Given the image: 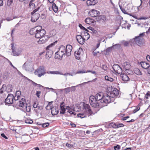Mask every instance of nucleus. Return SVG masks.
<instances>
[{
    "instance_id": "0eeeda50",
    "label": "nucleus",
    "mask_w": 150,
    "mask_h": 150,
    "mask_svg": "<svg viewBox=\"0 0 150 150\" xmlns=\"http://www.w3.org/2000/svg\"><path fill=\"white\" fill-rule=\"evenodd\" d=\"M144 33H142L136 37L135 38L133 39L132 40L135 42L137 45L140 46L142 44L143 42V36H144Z\"/></svg>"
},
{
    "instance_id": "8fccbe9b",
    "label": "nucleus",
    "mask_w": 150,
    "mask_h": 150,
    "mask_svg": "<svg viewBox=\"0 0 150 150\" xmlns=\"http://www.w3.org/2000/svg\"><path fill=\"white\" fill-rule=\"evenodd\" d=\"M40 7H38L37 8L35 9L34 10H33V12H31V14H35V13L37 11H38L39 10V9H40Z\"/></svg>"
},
{
    "instance_id": "6e6d98bb",
    "label": "nucleus",
    "mask_w": 150,
    "mask_h": 150,
    "mask_svg": "<svg viewBox=\"0 0 150 150\" xmlns=\"http://www.w3.org/2000/svg\"><path fill=\"white\" fill-rule=\"evenodd\" d=\"M9 74L7 72H5L4 74V76L6 78H7L8 77Z\"/></svg>"
},
{
    "instance_id": "a18cd8bd",
    "label": "nucleus",
    "mask_w": 150,
    "mask_h": 150,
    "mask_svg": "<svg viewBox=\"0 0 150 150\" xmlns=\"http://www.w3.org/2000/svg\"><path fill=\"white\" fill-rule=\"evenodd\" d=\"M25 123L27 124H31L33 122V121L31 120L27 119L25 120Z\"/></svg>"
},
{
    "instance_id": "39448f33",
    "label": "nucleus",
    "mask_w": 150,
    "mask_h": 150,
    "mask_svg": "<svg viewBox=\"0 0 150 150\" xmlns=\"http://www.w3.org/2000/svg\"><path fill=\"white\" fill-rule=\"evenodd\" d=\"M42 26H39L35 35V37L36 38H39L44 36L46 34V31L45 30L42 29Z\"/></svg>"
},
{
    "instance_id": "864d4df0",
    "label": "nucleus",
    "mask_w": 150,
    "mask_h": 150,
    "mask_svg": "<svg viewBox=\"0 0 150 150\" xmlns=\"http://www.w3.org/2000/svg\"><path fill=\"white\" fill-rule=\"evenodd\" d=\"M140 109V108L139 107H137L133 111V113H134L138 111Z\"/></svg>"
},
{
    "instance_id": "0e129e2a",
    "label": "nucleus",
    "mask_w": 150,
    "mask_h": 150,
    "mask_svg": "<svg viewBox=\"0 0 150 150\" xmlns=\"http://www.w3.org/2000/svg\"><path fill=\"white\" fill-rule=\"evenodd\" d=\"M55 74H62V73L59 71H55Z\"/></svg>"
},
{
    "instance_id": "7c9ffc66",
    "label": "nucleus",
    "mask_w": 150,
    "mask_h": 150,
    "mask_svg": "<svg viewBox=\"0 0 150 150\" xmlns=\"http://www.w3.org/2000/svg\"><path fill=\"white\" fill-rule=\"evenodd\" d=\"M52 9L56 13L58 10V7L55 3H53L52 4Z\"/></svg>"
},
{
    "instance_id": "1a4fd4ad",
    "label": "nucleus",
    "mask_w": 150,
    "mask_h": 150,
    "mask_svg": "<svg viewBox=\"0 0 150 150\" xmlns=\"http://www.w3.org/2000/svg\"><path fill=\"white\" fill-rule=\"evenodd\" d=\"M89 102L92 107L96 108L99 106L98 102L96 99L95 96H91L89 98Z\"/></svg>"
},
{
    "instance_id": "79ce46f5",
    "label": "nucleus",
    "mask_w": 150,
    "mask_h": 150,
    "mask_svg": "<svg viewBox=\"0 0 150 150\" xmlns=\"http://www.w3.org/2000/svg\"><path fill=\"white\" fill-rule=\"evenodd\" d=\"M121 43H123L125 46H128L129 44V43L127 41H122L121 42Z\"/></svg>"
},
{
    "instance_id": "e2e57ef3",
    "label": "nucleus",
    "mask_w": 150,
    "mask_h": 150,
    "mask_svg": "<svg viewBox=\"0 0 150 150\" xmlns=\"http://www.w3.org/2000/svg\"><path fill=\"white\" fill-rule=\"evenodd\" d=\"M41 92L39 91H37L36 93V95L37 96L38 98H39L40 95V94Z\"/></svg>"
},
{
    "instance_id": "4468645a",
    "label": "nucleus",
    "mask_w": 150,
    "mask_h": 150,
    "mask_svg": "<svg viewBox=\"0 0 150 150\" xmlns=\"http://www.w3.org/2000/svg\"><path fill=\"white\" fill-rule=\"evenodd\" d=\"M76 38L78 42L81 45L83 44L85 42V39L80 35L76 36Z\"/></svg>"
},
{
    "instance_id": "3c124183",
    "label": "nucleus",
    "mask_w": 150,
    "mask_h": 150,
    "mask_svg": "<svg viewBox=\"0 0 150 150\" xmlns=\"http://www.w3.org/2000/svg\"><path fill=\"white\" fill-rule=\"evenodd\" d=\"M117 128L120 127H123L124 126V125H123L122 123H117Z\"/></svg>"
},
{
    "instance_id": "c03bdc74",
    "label": "nucleus",
    "mask_w": 150,
    "mask_h": 150,
    "mask_svg": "<svg viewBox=\"0 0 150 150\" xmlns=\"http://www.w3.org/2000/svg\"><path fill=\"white\" fill-rule=\"evenodd\" d=\"M42 126L43 127H47L49 125V124L48 122H46L45 123L43 124H42Z\"/></svg>"
},
{
    "instance_id": "bf43d9fd",
    "label": "nucleus",
    "mask_w": 150,
    "mask_h": 150,
    "mask_svg": "<svg viewBox=\"0 0 150 150\" xmlns=\"http://www.w3.org/2000/svg\"><path fill=\"white\" fill-rule=\"evenodd\" d=\"M21 92L19 91H16V95H18V96H20L21 95Z\"/></svg>"
},
{
    "instance_id": "393cba45",
    "label": "nucleus",
    "mask_w": 150,
    "mask_h": 150,
    "mask_svg": "<svg viewBox=\"0 0 150 150\" xmlns=\"http://www.w3.org/2000/svg\"><path fill=\"white\" fill-rule=\"evenodd\" d=\"M121 47V45L120 44H116L113 45L111 47L108 48V50H111L112 49H119Z\"/></svg>"
},
{
    "instance_id": "dca6fc26",
    "label": "nucleus",
    "mask_w": 150,
    "mask_h": 150,
    "mask_svg": "<svg viewBox=\"0 0 150 150\" xmlns=\"http://www.w3.org/2000/svg\"><path fill=\"white\" fill-rule=\"evenodd\" d=\"M72 49V46L71 45H67L66 47V51L67 56H69L71 55Z\"/></svg>"
},
{
    "instance_id": "c756f323",
    "label": "nucleus",
    "mask_w": 150,
    "mask_h": 150,
    "mask_svg": "<svg viewBox=\"0 0 150 150\" xmlns=\"http://www.w3.org/2000/svg\"><path fill=\"white\" fill-rule=\"evenodd\" d=\"M85 22L87 24H90L93 23V20L90 18H87L85 19Z\"/></svg>"
},
{
    "instance_id": "b1692460",
    "label": "nucleus",
    "mask_w": 150,
    "mask_h": 150,
    "mask_svg": "<svg viewBox=\"0 0 150 150\" xmlns=\"http://www.w3.org/2000/svg\"><path fill=\"white\" fill-rule=\"evenodd\" d=\"M64 102H62L60 104V107L61 110L60 111V113L61 114H64L65 112V109L64 108Z\"/></svg>"
},
{
    "instance_id": "aec40b11",
    "label": "nucleus",
    "mask_w": 150,
    "mask_h": 150,
    "mask_svg": "<svg viewBox=\"0 0 150 150\" xmlns=\"http://www.w3.org/2000/svg\"><path fill=\"white\" fill-rule=\"evenodd\" d=\"M39 26H37L30 29L29 31L30 34L31 35L34 34L35 35Z\"/></svg>"
},
{
    "instance_id": "680f3d73",
    "label": "nucleus",
    "mask_w": 150,
    "mask_h": 150,
    "mask_svg": "<svg viewBox=\"0 0 150 150\" xmlns=\"http://www.w3.org/2000/svg\"><path fill=\"white\" fill-rule=\"evenodd\" d=\"M38 105V104L36 103H34L33 104V107L34 108H37Z\"/></svg>"
},
{
    "instance_id": "f704fd0d",
    "label": "nucleus",
    "mask_w": 150,
    "mask_h": 150,
    "mask_svg": "<svg viewBox=\"0 0 150 150\" xmlns=\"http://www.w3.org/2000/svg\"><path fill=\"white\" fill-rule=\"evenodd\" d=\"M134 71V73L137 75H140L142 74V73L140 70L137 68L135 69Z\"/></svg>"
},
{
    "instance_id": "c9c22d12",
    "label": "nucleus",
    "mask_w": 150,
    "mask_h": 150,
    "mask_svg": "<svg viewBox=\"0 0 150 150\" xmlns=\"http://www.w3.org/2000/svg\"><path fill=\"white\" fill-rule=\"evenodd\" d=\"M57 41H56L54 42L51 43L46 48V50L50 49V48L54 46L55 43H57Z\"/></svg>"
},
{
    "instance_id": "37998d69",
    "label": "nucleus",
    "mask_w": 150,
    "mask_h": 150,
    "mask_svg": "<svg viewBox=\"0 0 150 150\" xmlns=\"http://www.w3.org/2000/svg\"><path fill=\"white\" fill-rule=\"evenodd\" d=\"M88 31H86V32H84V35L85 36H86V38L88 40L89 39V38H90V35L88 33Z\"/></svg>"
},
{
    "instance_id": "f3484780",
    "label": "nucleus",
    "mask_w": 150,
    "mask_h": 150,
    "mask_svg": "<svg viewBox=\"0 0 150 150\" xmlns=\"http://www.w3.org/2000/svg\"><path fill=\"white\" fill-rule=\"evenodd\" d=\"M31 16V21L33 22L36 21L39 18L40 16V14L39 13H36L35 14H32Z\"/></svg>"
},
{
    "instance_id": "774afa93",
    "label": "nucleus",
    "mask_w": 150,
    "mask_h": 150,
    "mask_svg": "<svg viewBox=\"0 0 150 150\" xmlns=\"http://www.w3.org/2000/svg\"><path fill=\"white\" fill-rule=\"evenodd\" d=\"M146 58L150 62V56L148 55L146 56Z\"/></svg>"
},
{
    "instance_id": "69168bd1",
    "label": "nucleus",
    "mask_w": 150,
    "mask_h": 150,
    "mask_svg": "<svg viewBox=\"0 0 150 150\" xmlns=\"http://www.w3.org/2000/svg\"><path fill=\"white\" fill-rule=\"evenodd\" d=\"M1 135L2 137H3L4 138L6 139H8V138L5 136L4 133L1 134Z\"/></svg>"
},
{
    "instance_id": "603ef678",
    "label": "nucleus",
    "mask_w": 150,
    "mask_h": 150,
    "mask_svg": "<svg viewBox=\"0 0 150 150\" xmlns=\"http://www.w3.org/2000/svg\"><path fill=\"white\" fill-rule=\"evenodd\" d=\"M79 85H77L76 86H72L70 87V90L71 91H74L76 90V87H78Z\"/></svg>"
},
{
    "instance_id": "de8ad7c7",
    "label": "nucleus",
    "mask_w": 150,
    "mask_h": 150,
    "mask_svg": "<svg viewBox=\"0 0 150 150\" xmlns=\"http://www.w3.org/2000/svg\"><path fill=\"white\" fill-rule=\"evenodd\" d=\"M105 71H107L108 69L107 66L105 65H103L101 67Z\"/></svg>"
},
{
    "instance_id": "052dcab7",
    "label": "nucleus",
    "mask_w": 150,
    "mask_h": 150,
    "mask_svg": "<svg viewBox=\"0 0 150 150\" xmlns=\"http://www.w3.org/2000/svg\"><path fill=\"white\" fill-rule=\"evenodd\" d=\"M35 0H31L30 1V3L29 4L30 6H33V5H34L33 2Z\"/></svg>"
},
{
    "instance_id": "c85d7f7f",
    "label": "nucleus",
    "mask_w": 150,
    "mask_h": 150,
    "mask_svg": "<svg viewBox=\"0 0 150 150\" xmlns=\"http://www.w3.org/2000/svg\"><path fill=\"white\" fill-rule=\"evenodd\" d=\"M96 3L95 1V0H88L86 1V3L88 6L94 5Z\"/></svg>"
},
{
    "instance_id": "6ab92c4d",
    "label": "nucleus",
    "mask_w": 150,
    "mask_h": 150,
    "mask_svg": "<svg viewBox=\"0 0 150 150\" xmlns=\"http://www.w3.org/2000/svg\"><path fill=\"white\" fill-rule=\"evenodd\" d=\"M25 105L23 109L24 111H25L28 112H29L31 110V106L30 103H26L25 104Z\"/></svg>"
},
{
    "instance_id": "f03ea898",
    "label": "nucleus",
    "mask_w": 150,
    "mask_h": 150,
    "mask_svg": "<svg viewBox=\"0 0 150 150\" xmlns=\"http://www.w3.org/2000/svg\"><path fill=\"white\" fill-rule=\"evenodd\" d=\"M82 112L78 113L77 116L81 118L86 117H89L93 113L90 108V106L88 104H84L83 106V108Z\"/></svg>"
},
{
    "instance_id": "58836bf2",
    "label": "nucleus",
    "mask_w": 150,
    "mask_h": 150,
    "mask_svg": "<svg viewBox=\"0 0 150 150\" xmlns=\"http://www.w3.org/2000/svg\"><path fill=\"white\" fill-rule=\"evenodd\" d=\"M88 28L91 30L93 33L95 34L97 33V31L95 30L92 27H89Z\"/></svg>"
},
{
    "instance_id": "9d476101",
    "label": "nucleus",
    "mask_w": 150,
    "mask_h": 150,
    "mask_svg": "<svg viewBox=\"0 0 150 150\" xmlns=\"http://www.w3.org/2000/svg\"><path fill=\"white\" fill-rule=\"evenodd\" d=\"M13 96L12 94H9L6 99L5 100V103L6 104H12L13 102Z\"/></svg>"
},
{
    "instance_id": "bb28decb",
    "label": "nucleus",
    "mask_w": 150,
    "mask_h": 150,
    "mask_svg": "<svg viewBox=\"0 0 150 150\" xmlns=\"http://www.w3.org/2000/svg\"><path fill=\"white\" fill-rule=\"evenodd\" d=\"M47 50L46 56L47 57V56L49 58H50L53 54V51L50 49H47Z\"/></svg>"
},
{
    "instance_id": "20e7f679",
    "label": "nucleus",
    "mask_w": 150,
    "mask_h": 150,
    "mask_svg": "<svg viewBox=\"0 0 150 150\" xmlns=\"http://www.w3.org/2000/svg\"><path fill=\"white\" fill-rule=\"evenodd\" d=\"M119 91L116 88H114L111 90V91L109 92H108L107 95H108L109 96V99L111 100L110 102H113L114 100V98L119 95Z\"/></svg>"
},
{
    "instance_id": "72a5a7b5",
    "label": "nucleus",
    "mask_w": 150,
    "mask_h": 150,
    "mask_svg": "<svg viewBox=\"0 0 150 150\" xmlns=\"http://www.w3.org/2000/svg\"><path fill=\"white\" fill-rule=\"evenodd\" d=\"M105 80L109 82H112L113 81V78L108 76H106L105 77Z\"/></svg>"
},
{
    "instance_id": "ea45409f",
    "label": "nucleus",
    "mask_w": 150,
    "mask_h": 150,
    "mask_svg": "<svg viewBox=\"0 0 150 150\" xmlns=\"http://www.w3.org/2000/svg\"><path fill=\"white\" fill-rule=\"evenodd\" d=\"M119 7L120 10L124 13L125 14H127V12L126 11V10L122 7V6L119 5Z\"/></svg>"
},
{
    "instance_id": "412c9836",
    "label": "nucleus",
    "mask_w": 150,
    "mask_h": 150,
    "mask_svg": "<svg viewBox=\"0 0 150 150\" xmlns=\"http://www.w3.org/2000/svg\"><path fill=\"white\" fill-rule=\"evenodd\" d=\"M26 104L25 99L24 98H22L19 101L18 105L19 106L23 108L25 105V104Z\"/></svg>"
},
{
    "instance_id": "5701e85b",
    "label": "nucleus",
    "mask_w": 150,
    "mask_h": 150,
    "mask_svg": "<svg viewBox=\"0 0 150 150\" xmlns=\"http://www.w3.org/2000/svg\"><path fill=\"white\" fill-rule=\"evenodd\" d=\"M141 65L143 68L145 69L148 68L150 66V65L149 63L145 62H141Z\"/></svg>"
},
{
    "instance_id": "a211bd4d",
    "label": "nucleus",
    "mask_w": 150,
    "mask_h": 150,
    "mask_svg": "<svg viewBox=\"0 0 150 150\" xmlns=\"http://www.w3.org/2000/svg\"><path fill=\"white\" fill-rule=\"evenodd\" d=\"M11 48L12 50L13 55L14 56L19 55L21 52V50H20L18 52H16L14 49V44L12 43L11 44Z\"/></svg>"
},
{
    "instance_id": "338daca9",
    "label": "nucleus",
    "mask_w": 150,
    "mask_h": 150,
    "mask_svg": "<svg viewBox=\"0 0 150 150\" xmlns=\"http://www.w3.org/2000/svg\"><path fill=\"white\" fill-rule=\"evenodd\" d=\"M9 87L7 86L6 88V91L7 92H10L11 91V89L10 88H8Z\"/></svg>"
},
{
    "instance_id": "7ed1b4c3",
    "label": "nucleus",
    "mask_w": 150,
    "mask_h": 150,
    "mask_svg": "<svg viewBox=\"0 0 150 150\" xmlns=\"http://www.w3.org/2000/svg\"><path fill=\"white\" fill-rule=\"evenodd\" d=\"M66 54V47L63 45L61 46L59 50L55 54V58L56 59L61 60L63 55Z\"/></svg>"
},
{
    "instance_id": "4be33fe9",
    "label": "nucleus",
    "mask_w": 150,
    "mask_h": 150,
    "mask_svg": "<svg viewBox=\"0 0 150 150\" xmlns=\"http://www.w3.org/2000/svg\"><path fill=\"white\" fill-rule=\"evenodd\" d=\"M120 76L122 80L124 81H128L129 79L128 76L126 74H121Z\"/></svg>"
},
{
    "instance_id": "6e6552de",
    "label": "nucleus",
    "mask_w": 150,
    "mask_h": 150,
    "mask_svg": "<svg viewBox=\"0 0 150 150\" xmlns=\"http://www.w3.org/2000/svg\"><path fill=\"white\" fill-rule=\"evenodd\" d=\"M22 68L24 70L28 71H32L33 70L31 63L29 62H25L22 66Z\"/></svg>"
},
{
    "instance_id": "e433bc0d",
    "label": "nucleus",
    "mask_w": 150,
    "mask_h": 150,
    "mask_svg": "<svg viewBox=\"0 0 150 150\" xmlns=\"http://www.w3.org/2000/svg\"><path fill=\"white\" fill-rule=\"evenodd\" d=\"M63 90L64 91L65 93H68L70 91V87H68L63 89Z\"/></svg>"
},
{
    "instance_id": "423d86ee",
    "label": "nucleus",
    "mask_w": 150,
    "mask_h": 150,
    "mask_svg": "<svg viewBox=\"0 0 150 150\" xmlns=\"http://www.w3.org/2000/svg\"><path fill=\"white\" fill-rule=\"evenodd\" d=\"M43 66H40L35 71V74L38 77H40L46 74L45 71Z\"/></svg>"
},
{
    "instance_id": "13d9d810",
    "label": "nucleus",
    "mask_w": 150,
    "mask_h": 150,
    "mask_svg": "<svg viewBox=\"0 0 150 150\" xmlns=\"http://www.w3.org/2000/svg\"><path fill=\"white\" fill-rule=\"evenodd\" d=\"M101 42V40H99L98 41V43L96 45V48H98L100 45V43Z\"/></svg>"
},
{
    "instance_id": "ddd939ff",
    "label": "nucleus",
    "mask_w": 150,
    "mask_h": 150,
    "mask_svg": "<svg viewBox=\"0 0 150 150\" xmlns=\"http://www.w3.org/2000/svg\"><path fill=\"white\" fill-rule=\"evenodd\" d=\"M88 14L92 17H95L98 16L100 15V12L95 9H92L89 11Z\"/></svg>"
},
{
    "instance_id": "4c0bfd02",
    "label": "nucleus",
    "mask_w": 150,
    "mask_h": 150,
    "mask_svg": "<svg viewBox=\"0 0 150 150\" xmlns=\"http://www.w3.org/2000/svg\"><path fill=\"white\" fill-rule=\"evenodd\" d=\"M13 0H7V5L8 6H11V4L12 3Z\"/></svg>"
},
{
    "instance_id": "5fc2aeb1",
    "label": "nucleus",
    "mask_w": 150,
    "mask_h": 150,
    "mask_svg": "<svg viewBox=\"0 0 150 150\" xmlns=\"http://www.w3.org/2000/svg\"><path fill=\"white\" fill-rule=\"evenodd\" d=\"M86 73V71L84 70H79L76 73V74H80V73Z\"/></svg>"
},
{
    "instance_id": "a878e982",
    "label": "nucleus",
    "mask_w": 150,
    "mask_h": 150,
    "mask_svg": "<svg viewBox=\"0 0 150 150\" xmlns=\"http://www.w3.org/2000/svg\"><path fill=\"white\" fill-rule=\"evenodd\" d=\"M96 19H98L97 21H100L103 22L106 21V18L105 16H100L97 17Z\"/></svg>"
},
{
    "instance_id": "2eb2a0df",
    "label": "nucleus",
    "mask_w": 150,
    "mask_h": 150,
    "mask_svg": "<svg viewBox=\"0 0 150 150\" xmlns=\"http://www.w3.org/2000/svg\"><path fill=\"white\" fill-rule=\"evenodd\" d=\"M48 38L47 35H44V36L39 38L40 39L38 41V43L42 44L45 43L47 41Z\"/></svg>"
},
{
    "instance_id": "2f4dec72",
    "label": "nucleus",
    "mask_w": 150,
    "mask_h": 150,
    "mask_svg": "<svg viewBox=\"0 0 150 150\" xmlns=\"http://www.w3.org/2000/svg\"><path fill=\"white\" fill-rule=\"evenodd\" d=\"M80 52L79 51L78 52L75 51V56L76 59L79 60L80 59Z\"/></svg>"
},
{
    "instance_id": "09e8293b",
    "label": "nucleus",
    "mask_w": 150,
    "mask_h": 150,
    "mask_svg": "<svg viewBox=\"0 0 150 150\" xmlns=\"http://www.w3.org/2000/svg\"><path fill=\"white\" fill-rule=\"evenodd\" d=\"M114 148L115 150H119L120 148V146L119 145H117L116 146H114Z\"/></svg>"
},
{
    "instance_id": "473e14b6",
    "label": "nucleus",
    "mask_w": 150,
    "mask_h": 150,
    "mask_svg": "<svg viewBox=\"0 0 150 150\" xmlns=\"http://www.w3.org/2000/svg\"><path fill=\"white\" fill-rule=\"evenodd\" d=\"M109 126L110 127H112L114 128H117V123L114 122H111L110 123L109 125Z\"/></svg>"
},
{
    "instance_id": "f8f14e48",
    "label": "nucleus",
    "mask_w": 150,
    "mask_h": 150,
    "mask_svg": "<svg viewBox=\"0 0 150 150\" xmlns=\"http://www.w3.org/2000/svg\"><path fill=\"white\" fill-rule=\"evenodd\" d=\"M112 68L115 73L119 74H121L122 70L121 68L117 64H114L112 66Z\"/></svg>"
},
{
    "instance_id": "f257e3e1",
    "label": "nucleus",
    "mask_w": 150,
    "mask_h": 150,
    "mask_svg": "<svg viewBox=\"0 0 150 150\" xmlns=\"http://www.w3.org/2000/svg\"><path fill=\"white\" fill-rule=\"evenodd\" d=\"M95 96L99 104L101 103L105 106L107 104L110 103L111 100L109 99V96L106 94L103 95L102 93L100 92L97 93Z\"/></svg>"
},
{
    "instance_id": "a19ab883",
    "label": "nucleus",
    "mask_w": 150,
    "mask_h": 150,
    "mask_svg": "<svg viewBox=\"0 0 150 150\" xmlns=\"http://www.w3.org/2000/svg\"><path fill=\"white\" fill-rule=\"evenodd\" d=\"M79 26L81 28V29H83L85 31H88V30L83 27L81 24H79Z\"/></svg>"
},
{
    "instance_id": "9b49d317",
    "label": "nucleus",
    "mask_w": 150,
    "mask_h": 150,
    "mask_svg": "<svg viewBox=\"0 0 150 150\" xmlns=\"http://www.w3.org/2000/svg\"><path fill=\"white\" fill-rule=\"evenodd\" d=\"M50 103H49L47 105V106L46 107V109H48L47 108L50 107V109L51 110V112L52 115H55L57 114L59 112V111L58 109H57L54 107H52V106L50 104Z\"/></svg>"
},
{
    "instance_id": "cd10ccee",
    "label": "nucleus",
    "mask_w": 150,
    "mask_h": 150,
    "mask_svg": "<svg viewBox=\"0 0 150 150\" xmlns=\"http://www.w3.org/2000/svg\"><path fill=\"white\" fill-rule=\"evenodd\" d=\"M124 68L126 70H128L130 68V65L129 62H125L123 64Z\"/></svg>"
},
{
    "instance_id": "49530a36",
    "label": "nucleus",
    "mask_w": 150,
    "mask_h": 150,
    "mask_svg": "<svg viewBox=\"0 0 150 150\" xmlns=\"http://www.w3.org/2000/svg\"><path fill=\"white\" fill-rule=\"evenodd\" d=\"M150 96V92L148 91L146 93L144 97L146 99H148V96Z\"/></svg>"
},
{
    "instance_id": "4d7b16f0",
    "label": "nucleus",
    "mask_w": 150,
    "mask_h": 150,
    "mask_svg": "<svg viewBox=\"0 0 150 150\" xmlns=\"http://www.w3.org/2000/svg\"><path fill=\"white\" fill-rule=\"evenodd\" d=\"M37 108H38V110H41L43 109V106L42 105H38Z\"/></svg>"
}]
</instances>
